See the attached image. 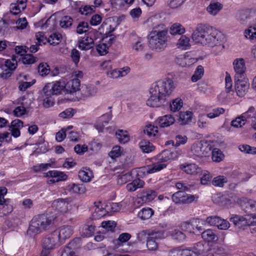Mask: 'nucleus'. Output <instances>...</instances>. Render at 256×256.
Listing matches in <instances>:
<instances>
[{"label":"nucleus","instance_id":"obj_61","mask_svg":"<svg viewBox=\"0 0 256 256\" xmlns=\"http://www.w3.org/2000/svg\"><path fill=\"white\" fill-rule=\"evenodd\" d=\"M121 148L120 146H114L111 151L108 153V156L112 158L115 159L121 155Z\"/></svg>","mask_w":256,"mask_h":256},{"label":"nucleus","instance_id":"obj_48","mask_svg":"<svg viewBox=\"0 0 256 256\" xmlns=\"http://www.w3.org/2000/svg\"><path fill=\"white\" fill-rule=\"evenodd\" d=\"M38 60V58L31 54H26L22 58V62L24 64H32Z\"/></svg>","mask_w":256,"mask_h":256},{"label":"nucleus","instance_id":"obj_51","mask_svg":"<svg viewBox=\"0 0 256 256\" xmlns=\"http://www.w3.org/2000/svg\"><path fill=\"white\" fill-rule=\"evenodd\" d=\"M150 238L154 239H161L165 238L164 230H149Z\"/></svg>","mask_w":256,"mask_h":256},{"label":"nucleus","instance_id":"obj_38","mask_svg":"<svg viewBox=\"0 0 256 256\" xmlns=\"http://www.w3.org/2000/svg\"><path fill=\"white\" fill-rule=\"evenodd\" d=\"M178 48L187 50L190 47V38L186 36H182L177 42Z\"/></svg>","mask_w":256,"mask_h":256},{"label":"nucleus","instance_id":"obj_28","mask_svg":"<svg viewBox=\"0 0 256 256\" xmlns=\"http://www.w3.org/2000/svg\"><path fill=\"white\" fill-rule=\"evenodd\" d=\"M144 184L145 183L144 180L138 178L132 180V182L127 184L126 188L128 192H134L138 188H143Z\"/></svg>","mask_w":256,"mask_h":256},{"label":"nucleus","instance_id":"obj_49","mask_svg":"<svg viewBox=\"0 0 256 256\" xmlns=\"http://www.w3.org/2000/svg\"><path fill=\"white\" fill-rule=\"evenodd\" d=\"M70 190L77 194H84L85 192L86 188L82 184H72L68 186Z\"/></svg>","mask_w":256,"mask_h":256},{"label":"nucleus","instance_id":"obj_34","mask_svg":"<svg viewBox=\"0 0 256 256\" xmlns=\"http://www.w3.org/2000/svg\"><path fill=\"white\" fill-rule=\"evenodd\" d=\"M228 182V180L226 177L224 176L220 175L214 177L212 179V184L214 186L222 188Z\"/></svg>","mask_w":256,"mask_h":256},{"label":"nucleus","instance_id":"obj_52","mask_svg":"<svg viewBox=\"0 0 256 256\" xmlns=\"http://www.w3.org/2000/svg\"><path fill=\"white\" fill-rule=\"evenodd\" d=\"M239 150L246 154H256V147H252L248 144L240 145Z\"/></svg>","mask_w":256,"mask_h":256},{"label":"nucleus","instance_id":"obj_18","mask_svg":"<svg viewBox=\"0 0 256 256\" xmlns=\"http://www.w3.org/2000/svg\"><path fill=\"white\" fill-rule=\"evenodd\" d=\"M23 127V122L18 119L12 120L10 126V130L14 138L18 137L20 134V129Z\"/></svg>","mask_w":256,"mask_h":256},{"label":"nucleus","instance_id":"obj_63","mask_svg":"<svg viewBox=\"0 0 256 256\" xmlns=\"http://www.w3.org/2000/svg\"><path fill=\"white\" fill-rule=\"evenodd\" d=\"M250 204V200H248L246 198H244L242 200H241L240 206L242 208V209L248 214V216H250V206H248Z\"/></svg>","mask_w":256,"mask_h":256},{"label":"nucleus","instance_id":"obj_21","mask_svg":"<svg viewBox=\"0 0 256 256\" xmlns=\"http://www.w3.org/2000/svg\"><path fill=\"white\" fill-rule=\"evenodd\" d=\"M130 71V68L128 66L124 67L118 70L116 69L107 72L108 77L112 78H116L119 77H122L126 76Z\"/></svg>","mask_w":256,"mask_h":256},{"label":"nucleus","instance_id":"obj_30","mask_svg":"<svg viewBox=\"0 0 256 256\" xmlns=\"http://www.w3.org/2000/svg\"><path fill=\"white\" fill-rule=\"evenodd\" d=\"M192 113L191 112H181L179 115L178 122L182 125L188 124L192 121Z\"/></svg>","mask_w":256,"mask_h":256},{"label":"nucleus","instance_id":"obj_46","mask_svg":"<svg viewBox=\"0 0 256 256\" xmlns=\"http://www.w3.org/2000/svg\"><path fill=\"white\" fill-rule=\"evenodd\" d=\"M73 20L69 16L62 17L60 22V26L63 28H67L70 27L72 24Z\"/></svg>","mask_w":256,"mask_h":256},{"label":"nucleus","instance_id":"obj_55","mask_svg":"<svg viewBox=\"0 0 256 256\" xmlns=\"http://www.w3.org/2000/svg\"><path fill=\"white\" fill-rule=\"evenodd\" d=\"M38 72L42 76H46L50 72L49 66L46 63H41L38 66Z\"/></svg>","mask_w":256,"mask_h":256},{"label":"nucleus","instance_id":"obj_8","mask_svg":"<svg viewBox=\"0 0 256 256\" xmlns=\"http://www.w3.org/2000/svg\"><path fill=\"white\" fill-rule=\"evenodd\" d=\"M61 244L69 238L73 234L74 230L72 226L64 225L57 228L54 230Z\"/></svg>","mask_w":256,"mask_h":256},{"label":"nucleus","instance_id":"obj_13","mask_svg":"<svg viewBox=\"0 0 256 256\" xmlns=\"http://www.w3.org/2000/svg\"><path fill=\"white\" fill-rule=\"evenodd\" d=\"M254 15V12L250 10H241L236 12V18L241 24H246L252 21Z\"/></svg>","mask_w":256,"mask_h":256},{"label":"nucleus","instance_id":"obj_39","mask_svg":"<svg viewBox=\"0 0 256 256\" xmlns=\"http://www.w3.org/2000/svg\"><path fill=\"white\" fill-rule=\"evenodd\" d=\"M204 74V69L202 66L200 65L197 66L194 74L191 78L192 82H196L200 80Z\"/></svg>","mask_w":256,"mask_h":256},{"label":"nucleus","instance_id":"obj_14","mask_svg":"<svg viewBox=\"0 0 256 256\" xmlns=\"http://www.w3.org/2000/svg\"><path fill=\"white\" fill-rule=\"evenodd\" d=\"M230 220L233 222L236 226L241 228L247 226H254L256 224L254 221L251 222L246 217L234 214L230 218Z\"/></svg>","mask_w":256,"mask_h":256},{"label":"nucleus","instance_id":"obj_25","mask_svg":"<svg viewBox=\"0 0 256 256\" xmlns=\"http://www.w3.org/2000/svg\"><path fill=\"white\" fill-rule=\"evenodd\" d=\"M110 20H106L103 22L98 30L101 34L108 35L115 30L116 26L110 24Z\"/></svg>","mask_w":256,"mask_h":256},{"label":"nucleus","instance_id":"obj_58","mask_svg":"<svg viewBox=\"0 0 256 256\" xmlns=\"http://www.w3.org/2000/svg\"><path fill=\"white\" fill-rule=\"evenodd\" d=\"M182 106V100L176 98L174 100L172 104H170V110L172 112L179 110Z\"/></svg>","mask_w":256,"mask_h":256},{"label":"nucleus","instance_id":"obj_9","mask_svg":"<svg viewBox=\"0 0 256 256\" xmlns=\"http://www.w3.org/2000/svg\"><path fill=\"white\" fill-rule=\"evenodd\" d=\"M44 176L48 178V183L49 184L64 181L68 178V176L66 174L56 170H49L44 173Z\"/></svg>","mask_w":256,"mask_h":256},{"label":"nucleus","instance_id":"obj_20","mask_svg":"<svg viewBox=\"0 0 256 256\" xmlns=\"http://www.w3.org/2000/svg\"><path fill=\"white\" fill-rule=\"evenodd\" d=\"M69 203L66 199L58 198L54 201L52 206L58 211L64 213L68 210Z\"/></svg>","mask_w":256,"mask_h":256},{"label":"nucleus","instance_id":"obj_35","mask_svg":"<svg viewBox=\"0 0 256 256\" xmlns=\"http://www.w3.org/2000/svg\"><path fill=\"white\" fill-rule=\"evenodd\" d=\"M154 214V210L150 208H142L138 213V216L142 220L150 218Z\"/></svg>","mask_w":256,"mask_h":256},{"label":"nucleus","instance_id":"obj_24","mask_svg":"<svg viewBox=\"0 0 256 256\" xmlns=\"http://www.w3.org/2000/svg\"><path fill=\"white\" fill-rule=\"evenodd\" d=\"M180 168L189 174H196L201 172V168L194 164H181Z\"/></svg>","mask_w":256,"mask_h":256},{"label":"nucleus","instance_id":"obj_44","mask_svg":"<svg viewBox=\"0 0 256 256\" xmlns=\"http://www.w3.org/2000/svg\"><path fill=\"white\" fill-rule=\"evenodd\" d=\"M144 132L149 137L154 136L158 132V128L153 125L148 124L145 126Z\"/></svg>","mask_w":256,"mask_h":256},{"label":"nucleus","instance_id":"obj_10","mask_svg":"<svg viewBox=\"0 0 256 256\" xmlns=\"http://www.w3.org/2000/svg\"><path fill=\"white\" fill-rule=\"evenodd\" d=\"M60 245L61 244L54 231L48 234L42 240L43 248L50 250Z\"/></svg>","mask_w":256,"mask_h":256},{"label":"nucleus","instance_id":"obj_59","mask_svg":"<svg viewBox=\"0 0 256 256\" xmlns=\"http://www.w3.org/2000/svg\"><path fill=\"white\" fill-rule=\"evenodd\" d=\"M102 226L108 232H113L116 226V224L114 221H104L102 223Z\"/></svg>","mask_w":256,"mask_h":256},{"label":"nucleus","instance_id":"obj_27","mask_svg":"<svg viewBox=\"0 0 256 256\" xmlns=\"http://www.w3.org/2000/svg\"><path fill=\"white\" fill-rule=\"evenodd\" d=\"M94 204L95 210L92 216L94 218H100L106 214V210L103 207V204L100 202H95Z\"/></svg>","mask_w":256,"mask_h":256},{"label":"nucleus","instance_id":"obj_32","mask_svg":"<svg viewBox=\"0 0 256 256\" xmlns=\"http://www.w3.org/2000/svg\"><path fill=\"white\" fill-rule=\"evenodd\" d=\"M139 146L142 150L145 153H149L153 151L154 146L148 140H143L139 143Z\"/></svg>","mask_w":256,"mask_h":256},{"label":"nucleus","instance_id":"obj_5","mask_svg":"<svg viewBox=\"0 0 256 256\" xmlns=\"http://www.w3.org/2000/svg\"><path fill=\"white\" fill-rule=\"evenodd\" d=\"M172 157L171 152L168 150H164L156 156L158 162L154 164L147 170V173L152 174L161 170L166 166V164L164 163L170 160Z\"/></svg>","mask_w":256,"mask_h":256},{"label":"nucleus","instance_id":"obj_26","mask_svg":"<svg viewBox=\"0 0 256 256\" xmlns=\"http://www.w3.org/2000/svg\"><path fill=\"white\" fill-rule=\"evenodd\" d=\"M97 91L98 88L94 85H84L82 86V94L84 98H88L94 96Z\"/></svg>","mask_w":256,"mask_h":256},{"label":"nucleus","instance_id":"obj_57","mask_svg":"<svg viewBox=\"0 0 256 256\" xmlns=\"http://www.w3.org/2000/svg\"><path fill=\"white\" fill-rule=\"evenodd\" d=\"M144 47L145 45L140 38H138V40L134 42L132 45V49L136 52H142Z\"/></svg>","mask_w":256,"mask_h":256},{"label":"nucleus","instance_id":"obj_45","mask_svg":"<svg viewBox=\"0 0 256 256\" xmlns=\"http://www.w3.org/2000/svg\"><path fill=\"white\" fill-rule=\"evenodd\" d=\"M192 250L198 256H201L206 250L203 242H198L194 244Z\"/></svg>","mask_w":256,"mask_h":256},{"label":"nucleus","instance_id":"obj_11","mask_svg":"<svg viewBox=\"0 0 256 256\" xmlns=\"http://www.w3.org/2000/svg\"><path fill=\"white\" fill-rule=\"evenodd\" d=\"M234 68L235 72L234 78H246V67L243 58H236L233 62Z\"/></svg>","mask_w":256,"mask_h":256},{"label":"nucleus","instance_id":"obj_4","mask_svg":"<svg viewBox=\"0 0 256 256\" xmlns=\"http://www.w3.org/2000/svg\"><path fill=\"white\" fill-rule=\"evenodd\" d=\"M166 30H152L149 35V46L152 50H161L166 46Z\"/></svg>","mask_w":256,"mask_h":256},{"label":"nucleus","instance_id":"obj_6","mask_svg":"<svg viewBox=\"0 0 256 256\" xmlns=\"http://www.w3.org/2000/svg\"><path fill=\"white\" fill-rule=\"evenodd\" d=\"M65 88V84L60 81L47 84L43 88L44 94L46 96L58 95Z\"/></svg>","mask_w":256,"mask_h":256},{"label":"nucleus","instance_id":"obj_15","mask_svg":"<svg viewBox=\"0 0 256 256\" xmlns=\"http://www.w3.org/2000/svg\"><path fill=\"white\" fill-rule=\"evenodd\" d=\"M16 60L14 58V56L11 60H6L4 64V66L6 68L0 74L1 77L6 79L10 76L12 74V72L16 69Z\"/></svg>","mask_w":256,"mask_h":256},{"label":"nucleus","instance_id":"obj_19","mask_svg":"<svg viewBox=\"0 0 256 256\" xmlns=\"http://www.w3.org/2000/svg\"><path fill=\"white\" fill-rule=\"evenodd\" d=\"M80 82L78 78H73L65 84V89L68 93L73 94L80 90Z\"/></svg>","mask_w":256,"mask_h":256},{"label":"nucleus","instance_id":"obj_60","mask_svg":"<svg viewBox=\"0 0 256 256\" xmlns=\"http://www.w3.org/2000/svg\"><path fill=\"white\" fill-rule=\"evenodd\" d=\"M9 200H8V202L0 204V209L2 210L4 215L8 214L12 211V206L9 204Z\"/></svg>","mask_w":256,"mask_h":256},{"label":"nucleus","instance_id":"obj_7","mask_svg":"<svg viewBox=\"0 0 256 256\" xmlns=\"http://www.w3.org/2000/svg\"><path fill=\"white\" fill-rule=\"evenodd\" d=\"M198 196L186 194L180 190L174 193L172 197V201L176 204H189L196 200Z\"/></svg>","mask_w":256,"mask_h":256},{"label":"nucleus","instance_id":"obj_54","mask_svg":"<svg viewBox=\"0 0 256 256\" xmlns=\"http://www.w3.org/2000/svg\"><path fill=\"white\" fill-rule=\"evenodd\" d=\"M225 110L222 108H214L212 111L207 114V117L210 118H213L223 114Z\"/></svg>","mask_w":256,"mask_h":256},{"label":"nucleus","instance_id":"obj_16","mask_svg":"<svg viewBox=\"0 0 256 256\" xmlns=\"http://www.w3.org/2000/svg\"><path fill=\"white\" fill-rule=\"evenodd\" d=\"M252 108H249L245 112L243 113L240 116L237 117L235 120L231 122V126L234 128H240L244 125L246 121H248V117L250 116Z\"/></svg>","mask_w":256,"mask_h":256},{"label":"nucleus","instance_id":"obj_43","mask_svg":"<svg viewBox=\"0 0 256 256\" xmlns=\"http://www.w3.org/2000/svg\"><path fill=\"white\" fill-rule=\"evenodd\" d=\"M95 226L92 225H84L82 228L81 232L82 234L88 237L92 236L94 232Z\"/></svg>","mask_w":256,"mask_h":256},{"label":"nucleus","instance_id":"obj_42","mask_svg":"<svg viewBox=\"0 0 256 256\" xmlns=\"http://www.w3.org/2000/svg\"><path fill=\"white\" fill-rule=\"evenodd\" d=\"M131 238V235L128 233H122L119 236L118 240L114 241L115 245L120 246L122 243L126 242L128 241Z\"/></svg>","mask_w":256,"mask_h":256},{"label":"nucleus","instance_id":"obj_41","mask_svg":"<svg viewBox=\"0 0 256 256\" xmlns=\"http://www.w3.org/2000/svg\"><path fill=\"white\" fill-rule=\"evenodd\" d=\"M112 113L110 112L108 113L102 114L98 119V122H100V126H104L107 124L112 118Z\"/></svg>","mask_w":256,"mask_h":256},{"label":"nucleus","instance_id":"obj_29","mask_svg":"<svg viewBox=\"0 0 256 256\" xmlns=\"http://www.w3.org/2000/svg\"><path fill=\"white\" fill-rule=\"evenodd\" d=\"M222 8V4L220 2L212 1L206 8L209 14L212 15H216Z\"/></svg>","mask_w":256,"mask_h":256},{"label":"nucleus","instance_id":"obj_64","mask_svg":"<svg viewBox=\"0 0 256 256\" xmlns=\"http://www.w3.org/2000/svg\"><path fill=\"white\" fill-rule=\"evenodd\" d=\"M245 36L249 39L254 40L256 38V28L250 27L244 32Z\"/></svg>","mask_w":256,"mask_h":256},{"label":"nucleus","instance_id":"obj_17","mask_svg":"<svg viewBox=\"0 0 256 256\" xmlns=\"http://www.w3.org/2000/svg\"><path fill=\"white\" fill-rule=\"evenodd\" d=\"M94 40L92 38L85 36L78 41V48L82 50H88L94 48Z\"/></svg>","mask_w":256,"mask_h":256},{"label":"nucleus","instance_id":"obj_22","mask_svg":"<svg viewBox=\"0 0 256 256\" xmlns=\"http://www.w3.org/2000/svg\"><path fill=\"white\" fill-rule=\"evenodd\" d=\"M157 122L160 126L161 128H166L174 124L175 122V119L172 116L166 114L159 117L157 120Z\"/></svg>","mask_w":256,"mask_h":256},{"label":"nucleus","instance_id":"obj_36","mask_svg":"<svg viewBox=\"0 0 256 256\" xmlns=\"http://www.w3.org/2000/svg\"><path fill=\"white\" fill-rule=\"evenodd\" d=\"M202 237L204 240L208 242H212L218 240L216 235L210 229H208L204 231L202 233Z\"/></svg>","mask_w":256,"mask_h":256},{"label":"nucleus","instance_id":"obj_33","mask_svg":"<svg viewBox=\"0 0 256 256\" xmlns=\"http://www.w3.org/2000/svg\"><path fill=\"white\" fill-rule=\"evenodd\" d=\"M156 192L152 190H147L142 193L141 198L142 201L149 202L152 200L156 196Z\"/></svg>","mask_w":256,"mask_h":256},{"label":"nucleus","instance_id":"obj_1","mask_svg":"<svg viewBox=\"0 0 256 256\" xmlns=\"http://www.w3.org/2000/svg\"><path fill=\"white\" fill-rule=\"evenodd\" d=\"M176 88L173 80L165 78L154 83L150 88V98L146 104L150 107H159L164 104Z\"/></svg>","mask_w":256,"mask_h":256},{"label":"nucleus","instance_id":"obj_47","mask_svg":"<svg viewBox=\"0 0 256 256\" xmlns=\"http://www.w3.org/2000/svg\"><path fill=\"white\" fill-rule=\"evenodd\" d=\"M224 158V155L220 150L217 148H214L212 151V159L216 162H220Z\"/></svg>","mask_w":256,"mask_h":256},{"label":"nucleus","instance_id":"obj_53","mask_svg":"<svg viewBox=\"0 0 256 256\" xmlns=\"http://www.w3.org/2000/svg\"><path fill=\"white\" fill-rule=\"evenodd\" d=\"M88 28L89 26L87 22H80L76 27V32L80 34L86 33L88 30Z\"/></svg>","mask_w":256,"mask_h":256},{"label":"nucleus","instance_id":"obj_40","mask_svg":"<svg viewBox=\"0 0 256 256\" xmlns=\"http://www.w3.org/2000/svg\"><path fill=\"white\" fill-rule=\"evenodd\" d=\"M116 136L120 142L122 144H125L130 140L126 131H124L122 130H119L117 132H116Z\"/></svg>","mask_w":256,"mask_h":256},{"label":"nucleus","instance_id":"obj_62","mask_svg":"<svg viewBox=\"0 0 256 256\" xmlns=\"http://www.w3.org/2000/svg\"><path fill=\"white\" fill-rule=\"evenodd\" d=\"M250 108H252L250 116L248 117V122L250 123L252 127L256 130V111L254 106H250Z\"/></svg>","mask_w":256,"mask_h":256},{"label":"nucleus","instance_id":"obj_50","mask_svg":"<svg viewBox=\"0 0 256 256\" xmlns=\"http://www.w3.org/2000/svg\"><path fill=\"white\" fill-rule=\"evenodd\" d=\"M62 38V36L61 34L56 33L53 34L48 38V42L52 45L55 46L60 42Z\"/></svg>","mask_w":256,"mask_h":256},{"label":"nucleus","instance_id":"obj_56","mask_svg":"<svg viewBox=\"0 0 256 256\" xmlns=\"http://www.w3.org/2000/svg\"><path fill=\"white\" fill-rule=\"evenodd\" d=\"M202 144H194L192 147V152L195 156L202 157L204 156V152L202 150Z\"/></svg>","mask_w":256,"mask_h":256},{"label":"nucleus","instance_id":"obj_23","mask_svg":"<svg viewBox=\"0 0 256 256\" xmlns=\"http://www.w3.org/2000/svg\"><path fill=\"white\" fill-rule=\"evenodd\" d=\"M199 222V219H192L189 221L184 222L180 224V228L182 230L194 233L195 226L197 223Z\"/></svg>","mask_w":256,"mask_h":256},{"label":"nucleus","instance_id":"obj_12","mask_svg":"<svg viewBox=\"0 0 256 256\" xmlns=\"http://www.w3.org/2000/svg\"><path fill=\"white\" fill-rule=\"evenodd\" d=\"M234 79V88L236 94L240 97L244 96L248 92L250 86L248 80L244 78Z\"/></svg>","mask_w":256,"mask_h":256},{"label":"nucleus","instance_id":"obj_3","mask_svg":"<svg viewBox=\"0 0 256 256\" xmlns=\"http://www.w3.org/2000/svg\"><path fill=\"white\" fill-rule=\"evenodd\" d=\"M56 216L50 214L35 216L30 221L27 234L33 236L50 229L54 224Z\"/></svg>","mask_w":256,"mask_h":256},{"label":"nucleus","instance_id":"obj_2","mask_svg":"<svg viewBox=\"0 0 256 256\" xmlns=\"http://www.w3.org/2000/svg\"><path fill=\"white\" fill-rule=\"evenodd\" d=\"M192 38L196 43L203 46H214L220 44L224 39L222 34L212 27L198 25L192 34Z\"/></svg>","mask_w":256,"mask_h":256},{"label":"nucleus","instance_id":"obj_37","mask_svg":"<svg viewBox=\"0 0 256 256\" xmlns=\"http://www.w3.org/2000/svg\"><path fill=\"white\" fill-rule=\"evenodd\" d=\"M170 32L172 35L182 34L184 33L185 28L181 24L175 23L170 26Z\"/></svg>","mask_w":256,"mask_h":256},{"label":"nucleus","instance_id":"obj_31","mask_svg":"<svg viewBox=\"0 0 256 256\" xmlns=\"http://www.w3.org/2000/svg\"><path fill=\"white\" fill-rule=\"evenodd\" d=\"M78 177L84 182H89L93 177L92 172L89 168L81 170L78 172Z\"/></svg>","mask_w":256,"mask_h":256}]
</instances>
